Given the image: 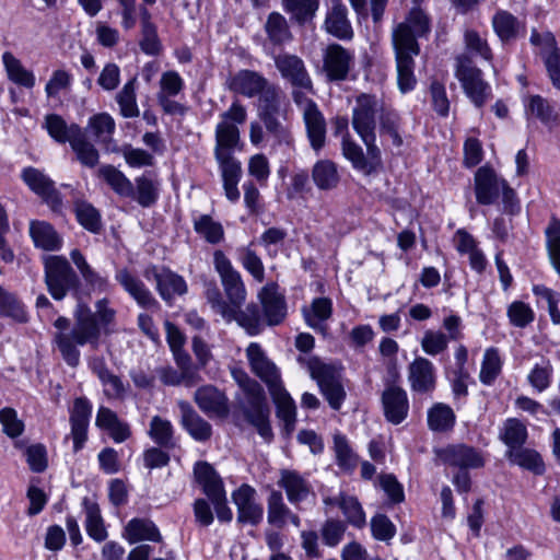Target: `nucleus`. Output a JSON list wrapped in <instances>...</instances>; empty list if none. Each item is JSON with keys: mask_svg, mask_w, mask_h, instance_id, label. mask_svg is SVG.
<instances>
[{"mask_svg": "<svg viewBox=\"0 0 560 560\" xmlns=\"http://www.w3.org/2000/svg\"><path fill=\"white\" fill-rule=\"evenodd\" d=\"M92 413V404L85 397H78L70 410V436L73 441V452H79L88 439V428Z\"/></svg>", "mask_w": 560, "mask_h": 560, "instance_id": "nucleus-17", "label": "nucleus"}, {"mask_svg": "<svg viewBox=\"0 0 560 560\" xmlns=\"http://www.w3.org/2000/svg\"><path fill=\"white\" fill-rule=\"evenodd\" d=\"M502 361L499 351L495 348H489L485 351L481 370L479 374L480 382L485 385H491L501 373Z\"/></svg>", "mask_w": 560, "mask_h": 560, "instance_id": "nucleus-55", "label": "nucleus"}, {"mask_svg": "<svg viewBox=\"0 0 560 560\" xmlns=\"http://www.w3.org/2000/svg\"><path fill=\"white\" fill-rule=\"evenodd\" d=\"M430 32L429 16L418 8L412 9L406 20L397 24L392 33L396 58H413L420 51L418 37Z\"/></svg>", "mask_w": 560, "mask_h": 560, "instance_id": "nucleus-3", "label": "nucleus"}, {"mask_svg": "<svg viewBox=\"0 0 560 560\" xmlns=\"http://www.w3.org/2000/svg\"><path fill=\"white\" fill-rule=\"evenodd\" d=\"M115 279L125 289V291L133 298L139 306L147 310L159 308V302L145 287L143 281L133 276L127 269L118 270L115 275Z\"/></svg>", "mask_w": 560, "mask_h": 560, "instance_id": "nucleus-22", "label": "nucleus"}, {"mask_svg": "<svg viewBox=\"0 0 560 560\" xmlns=\"http://www.w3.org/2000/svg\"><path fill=\"white\" fill-rule=\"evenodd\" d=\"M299 361L306 365L312 378L317 382L329 406L334 410H339L346 398V392L338 370L331 364L324 363L316 357L307 359L300 357Z\"/></svg>", "mask_w": 560, "mask_h": 560, "instance_id": "nucleus-4", "label": "nucleus"}, {"mask_svg": "<svg viewBox=\"0 0 560 560\" xmlns=\"http://www.w3.org/2000/svg\"><path fill=\"white\" fill-rule=\"evenodd\" d=\"M95 424L106 431L116 443L125 442L131 435L129 424L121 421L116 412L104 406H101L97 410Z\"/></svg>", "mask_w": 560, "mask_h": 560, "instance_id": "nucleus-27", "label": "nucleus"}, {"mask_svg": "<svg viewBox=\"0 0 560 560\" xmlns=\"http://www.w3.org/2000/svg\"><path fill=\"white\" fill-rule=\"evenodd\" d=\"M237 413H241L249 424L255 427L266 441L271 440L270 410L262 387L236 397L234 415Z\"/></svg>", "mask_w": 560, "mask_h": 560, "instance_id": "nucleus-5", "label": "nucleus"}, {"mask_svg": "<svg viewBox=\"0 0 560 560\" xmlns=\"http://www.w3.org/2000/svg\"><path fill=\"white\" fill-rule=\"evenodd\" d=\"M74 212L78 222L91 233H100L102 230L101 214L96 208L86 201H77Z\"/></svg>", "mask_w": 560, "mask_h": 560, "instance_id": "nucleus-54", "label": "nucleus"}, {"mask_svg": "<svg viewBox=\"0 0 560 560\" xmlns=\"http://www.w3.org/2000/svg\"><path fill=\"white\" fill-rule=\"evenodd\" d=\"M240 261L256 281H264L265 268L260 257L254 250L249 247L240 249Z\"/></svg>", "mask_w": 560, "mask_h": 560, "instance_id": "nucleus-64", "label": "nucleus"}, {"mask_svg": "<svg viewBox=\"0 0 560 560\" xmlns=\"http://www.w3.org/2000/svg\"><path fill=\"white\" fill-rule=\"evenodd\" d=\"M284 10L299 24L312 20L318 10L319 0H282Z\"/></svg>", "mask_w": 560, "mask_h": 560, "instance_id": "nucleus-53", "label": "nucleus"}, {"mask_svg": "<svg viewBox=\"0 0 560 560\" xmlns=\"http://www.w3.org/2000/svg\"><path fill=\"white\" fill-rule=\"evenodd\" d=\"M545 233L549 257L560 275V221L557 218H552Z\"/></svg>", "mask_w": 560, "mask_h": 560, "instance_id": "nucleus-60", "label": "nucleus"}, {"mask_svg": "<svg viewBox=\"0 0 560 560\" xmlns=\"http://www.w3.org/2000/svg\"><path fill=\"white\" fill-rule=\"evenodd\" d=\"M451 460L447 464L454 472L453 483L459 492H468L470 489V478L468 468H478L483 465L482 457H448Z\"/></svg>", "mask_w": 560, "mask_h": 560, "instance_id": "nucleus-38", "label": "nucleus"}, {"mask_svg": "<svg viewBox=\"0 0 560 560\" xmlns=\"http://www.w3.org/2000/svg\"><path fill=\"white\" fill-rule=\"evenodd\" d=\"M455 419L456 417L453 409L443 402H436L428 410V427L434 432L452 430L455 424Z\"/></svg>", "mask_w": 560, "mask_h": 560, "instance_id": "nucleus-43", "label": "nucleus"}, {"mask_svg": "<svg viewBox=\"0 0 560 560\" xmlns=\"http://www.w3.org/2000/svg\"><path fill=\"white\" fill-rule=\"evenodd\" d=\"M526 436L527 431L522 422L516 419H509L505 422L501 439L510 447L509 455H513L512 452L524 444Z\"/></svg>", "mask_w": 560, "mask_h": 560, "instance_id": "nucleus-57", "label": "nucleus"}, {"mask_svg": "<svg viewBox=\"0 0 560 560\" xmlns=\"http://www.w3.org/2000/svg\"><path fill=\"white\" fill-rule=\"evenodd\" d=\"M324 27L328 34L338 39L349 40L353 37V30L348 19V9L342 0H327Z\"/></svg>", "mask_w": 560, "mask_h": 560, "instance_id": "nucleus-18", "label": "nucleus"}, {"mask_svg": "<svg viewBox=\"0 0 560 560\" xmlns=\"http://www.w3.org/2000/svg\"><path fill=\"white\" fill-rule=\"evenodd\" d=\"M84 511L88 535L97 542L104 541L107 538V530L104 526L98 505L84 500Z\"/></svg>", "mask_w": 560, "mask_h": 560, "instance_id": "nucleus-47", "label": "nucleus"}, {"mask_svg": "<svg viewBox=\"0 0 560 560\" xmlns=\"http://www.w3.org/2000/svg\"><path fill=\"white\" fill-rule=\"evenodd\" d=\"M156 290L160 296L168 304H172L175 295H184L187 292L185 279L168 268H163V273H154Z\"/></svg>", "mask_w": 560, "mask_h": 560, "instance_id": "nucleus-33", "label": "nucleus"}, {"mask_svg": "<svg viewBox=\"0 0 560 560\" xmlns=\"http://www.w3.org/2000/svg\"><path fill=\"white\" fill-rule=\"evenodd\" d=\"M269 84L268 80L253 70H240L228 81L232 92L246 97H255Z\"/></svg>", "mask_w": 560, "mask_h": 560, "instance_id": "nucleus-24", "label": "nucleus"}, {"mask_svg": "<svg viewBox=\"0 0 560 560\" xmlns=\"http://www.w3.org/2000/svg\"><path fill=\"white\" fill-rule=\"evenodd\" d=\"M382 406L386 420L393 424L401 423L409 412L407 393L400 386L387 384L382 393Z\"/></svg>", "mask_w": 560, "mask_h": 560, "instance_id": "nucleus-16", "label": "nucleus"}, {"mask_svg": "<svg viewBox=\"0 0 560 560\" xmlns=\"http://www.w3.org/2000/svg\"><path fill=\"white\" fill-rule=\"evenodd\" d=\"M280 486L284 488L289 501L293 504L304 501L310 493L306 481L294 471H283Z\"/></svg>", "mask_w": 560, "mask_h": 560, "instance_id": "nucleus-46", "label": "nucleus"}, {"mask_svg": "<svg viewBox=\"0 0 560 560\" xmlns=\"http://www.w3.org/2000/svg\"><path fill=\"white\" fill-rule=\"evenodd\" d=\"M371 533L380 541H389L396 535L395 524L385 515L376 514L371 518Z\"/></svg>", "mask_w": 560, "mask_h": 560, "instance_id": "nucleus-63", "label": "nucleus"}, {"mask_svg": "<svg viewBox=\"0 0 560 560\" xmlns=\"http://www.w3.org/2000/svg\"><path fill=\"white\" fill-rule=\"evenodd\" d=\"M122 537L129 544L138 541H161L162 536L155 524L148 518H132L130 520L124 530Z\"/></svg>", "mask_w": 560, "mask_h": 560, "instance_id": "nucleus-34", "label": "nucleus"}, {"mask_svg": "<svg viewBox=\"0 0 560 560\" xmlns=\"http://www.w3.org/2000/svg\"><path fill=\"white\" fill-rule=\"evenodd\" d=\"M465 52L462 55H468L472 57H479L486 61H491L493 58L492 50L486 38L481 37L480 34L474 30H467L464 34Z\"/></svg>", "mask_w": 560, "mask_h": 560, "instance_id": "nucleus-52", "label": "nucleus"}, {"mask_svg": "<svg viewBox=\"0 0 560 560\" xmlns=\"http://www.w3.org/2000/svg\"><path fill=\"white\" fill-rule=\"evenodd\" d=\"M194 229L197 234L205 238L209 244H219L224 238V229L222 224L214 221L209 214H201L194 220Z\"/></svg>", "mask_w": 560, "mask_h": 560, "instance_id": "nucleus-49", "label": "nucleus"}, {"mask_svg": "<svg viewBox=\"0 0 560 560\" xmlns=\"http://www.w3.org/2000/svg\"><path fill=\"white\" fill-rule=\"evenodd\" d=\"M246 355L252 371L267 384L269 390L281 385L276 365L266 357L258 343L252 342L246 349Z\"/></svg>", "mask_w": 560, "mask_h": 560, "instance_id": "nucleus-19", "label": "nucleus"}, {"mask_svg": "<svg viewBox=\"0 0 560 560\" xmlns=\"http://www.w3.org/2000/svg\"><path fill=\"white\" fill-rule=\"evenodd\" d=\"M135 195L130 198L136 200L141 207L149 208L159 199L160 182L156 174L149 172L135 179Z\"/></svg>", "mask_w": 560, "mask_h": 560, "instance_id": "nucleus-36", "label": "nucleus"}, {"mask_svg": "<svg viewBox=\"0 0 560 560\" xmlns=\"http://www.w3.org/2000/svg\"><path fill=\"white\" fill-rule=\"evenodd\" d=\"M270 392L276 405V413L279 420L283 423V431L290 435L295 429L296 422V406L290 394L282 387V385L273 388Z\"/></svg>", "mask_w": 560, "mask_h": 560, "instance_id": "nucleus-26", "label": "nucleus"}, {"mask_svg": "<svg viewBox=\"0 0 560 560\" xmlns=\"http://www.w3.org/2000/svg\"><path fill=\"white\" fill-rule=\"evenodd\" d=\"M455 75L475 106L482 107L491 96V89L482 79V71L468 55L457 56Z\"/></svg>", "mask_w": 560, "mask_h": 560, "instance_id": "nucleus-6", "label": "nucleus"}, {"mask_svg": "<svg viewBox=\"0 0 560 560\" xmlns=\"http://www.w3.org/2000/svg\"><path fill=\"white\" fill-rule=\"evenodd\" d=\"M240 140L237 126L228 125L226 122L217 125L214 156L221 171L225 196L232 202L240 199L237 185L241 179L242 167L241 163L234 158V151Z\"/></svg>", "mask_w": 560, "mask_h": 560, "instance_id": "nucleus-2", "label": "nucleus"}, {"mask_svg": "<svg viewBox=\"0 0 560 560\" xmlns=\"http://www.w3.org/2000/svg\"><path fill=\"white\" fill-rule=\"evenodd\" d=\"M195 480L201 486L205 494L213 504L222 503L225 500V490L222 479L214 468L207 462L199 460L194 467Z\"/></svg>", "mask_w": 560, "mask_h": 560, "instance_id": "nucleus-21", "label": "nucleus"}, {"mask_svg": "<svg viewBox=\"0 0 560 560\" xmlns=\"http://www.w3.org/2000/svg\"><path fill=\"white\" fill-rule=\"evenodd\" d=\"M276 68L293 88L313 91L312 80L306 71L303 60L289 54H281L275 57Z\"/></svg>", "mask_w": 560, "mask_h": 560, "instance_id": "nucleus-15", "label": "nucleus"}, {"mask_svg": "<svg viewBox=\"0 0 560 560\" xmlns=\"http://www.w3.org/2000/svg\"><path fill=\"white\" fill-rule=\"evenodd\" d=\"M525 113L528 117L538 119L546 126H553L559 120L555 106L541 95H529L525 102Z\"/></svg>", "mask_w": 560, "mask_h": 560, "instance_id": "nucleus-37", "label": "nucleus"}, {"mask_svg": "<svg viewBox=\"0 0 560 560\" xmlns=\"http://www.w3.org/2000/svg\"><path fill=\"white\" fill-rule=\"evenodd\" d=\"M332 315V302L329 298H316L310 307L303 308V316L306 324L316 331L325 334L326 322Z\"/></svg>", "mask_w": 560, "mask_h": 560, "instance_id": "nucleus-32", "label": "nucleus"}, {"mask_svg": "<svg viewBox=\"0 0 560 560\" xmlns=\"http://www.w3.org/2000/svg\"><path fill=\"white\" fill-rule=\"evenodd\" d=\"M213 266L220 276L228 303L231 306H242L246 301L247 292L241 273L220 249L213 253Z\"/></svg>", "mask_w": 560, "mask_h": 560, "instance_id": "nucleus-9", "label": "nucleus"}, {"mask_svg": "<svg viewBox=\"0 0 560 560\" xmlns=\"http://www.w3.org/2000/svg\"><path fill=\"white\" fill-rule=\"evenodd\" d=\"M262 306V317L266 325L277 326L287 316V303L284 295L278 291L276 283H268L258 293Z\"/></svg>", "mask_w": 560, "mask_h": 560, "instance_id": "nucleus-14", "label": "nucleus"}, {"mask_svg": "<svg viewBox=\"0 0 560 560\" xmlns=\"http://www.w3.org/2000/svg\"><path fill=\"white\" fill-rule=\"evenodd\" d=\"M44 269L48 292L55 300H62L79 283L77 273L63 256L46 257Z\"/></svg>", "mask_w": 560, "mask_h": 560, "instance_id": "nucleus-7", "label": "nucleus"}, {"mask_svg": "<svg viewBox=\"0 0 560 560\" xmlns=\"http://www.w3.org/2000/svg\"><path fill=\"white\" fill-rule=\"evenodd\" d=\"M97 175L118 196L129 198L135 195V186L131 180L118 168L107 164L98 168Z\"/></svg>", "mask_w": 560, "mask_h": 560, "instance_id": "nucleus-39", "label": "nucleus"}, {"mask_svg": "<svg viewBox=\"0 0 560 560\" xmlns=\"http://www.w3.org/2000/svg\"><path fill=\"white\" fill-rule=\"evenodd\" d=\"M408 382L413 393L431 396L436 387V372L432 362L416 358L408 366Z\"/></svg>", "mask_w": 560, "mask_h": 560, "instance_id": "nucleus-13", "label": "nucleus"}, {"mask_svg": "<svg viewBox=\"0 0 560 560\" xmlns=\"http://www.w3.org/2000/svg\"><path fill=\"white\" fill-rule=\"evenodd\" d=\"M303 120L311 147L313 150L318 152L325 147L326 143V119L323 113L319 110L318 106H316L303 114Z\"/></svg>", "mask_w": 560, "mask_h": 560, "instance_id": "nucleus-31", "label": "nucleus"}, {"mask_svg": "<svg viewBox=\"0 0 560 560\" xmlns=\"http://www.w3.org/2000/svg\"><path fill=\"white\" fill-rule=\"evenodd\" d=\"M398 86L402 93L413 90L416 78L413 74V58H396Z\"/></svg>", "mask_w": 560, "mask_h": 560, "instance_id": "nucleus-62", "label": "nucleus"}, {"mask_svg": "<svg viewBox=\"0 0 560 560\" xmlns=\"http://www.w3.org/2000/svg\"><path fill=\"white\" fill-rule=\"evenodd\" d=\"M22 179L28 188L39 196L51 210L58 211L62 206L60 192L56 189L55 183L46 174L35 167H26L22 171Z\"/></svg>", "mask_w": 560, "mask_h": 560, "instance_id": "nucleus-11", "label": "nucleus"}, {"mask_svg": "<svg viewBox=\"0 0 560 560\" xmlns=\"http://www.w3.org/2000/svg\"><path fill=\"white\" fill-rule=\"evenodd\" d=\"M230 316H225L226 322L235 320L250 336L260 334L265 326V319L260 308L255 303H249L244 310L242 306H231Z\"/></svg>", "mask_w": 560, "mask_h": 560, "instance_id": "nucleus-25", "label": "nucleus"}, {"mask_svg": "<svg viewBox=\"0 0 560 560\" xmlns=\"http://www.w3.org/2000/svg\"><path fill=\"white\" fill-rule=\"evenodd\" d=\"M325 505H338L347 522L354 527L362 528L366 524V516L359 500L350 494L340 492L338 497L325 498Z\"/></svg>", "mask_w": 560, "mask_h": 560, "instance_id": "nucleus-29", "label": "nucleus"}, {"mask_svg": "<svg viewBox=\"0 0 560 560\" xmlns=\"http://www.w3.org/2000/svg\"><path fill=\"white\" fill-rule=\"evenodd\" d=\"M2 62L10 81L26 89H32L35 85L33 72L24 68L22 62L12 52H3Z\"/></svg>", "mask_w": 560, "mask_h": 560, "instance_id": "nucleus-41", "label": "nucleus"}, {"mask_svg": "<svg viewBox=\"0 0 560 560\" xmlns=\"http://www.w3.org/2000/svg\"><path fill=\"white\" fill-rule=\"evenodd\" d=\"M258 96V115L280 113L281 93L278 88L269 83Z\"/></svg>", "mask_w": 560, "mask_h": 560, "instance_id": "nucleus-61", "label": "nucleus"}, {"mask_svg": "<svg viewBox=\"0 0 560 560\" xmlns=\"http://www.w3.org/2000/svg\"><path fill=\"white\" fill-rule=\"evenodd\" d=\"M378 125L381 133L389 137L395 147L402 145V137L400 135L401 118L395 109L385 105L378 118Z\"/></svg>", "mask_w": 560, "mask_h": 560, "instance_id": "nucleus-48", "label": "nucleus"}, {"mask_svg": "<svg viewBox=\"0 0 560 560\" xmlns=\"http://www.w3.org/2000/svg\"><path fill=\"white\" fill-rule=\"evenodd\" d=\"M149 433L156 444L166 448L174 447L173 427L168 420L154 416L150 422Z\"/></svg>", "mask_w": 560, "mask_h": 560, "instance_id": "nucleus-58", "label": "nucleus"}, {"mask_svg": "<svg viewBox=\"0 0 560 560\" xmlns=\"http://www.w3.org/2000/svg\"><path fill=\"white\" fill-rule=\"evenodd\" d=\"M71 149L75 153L77 160L85 167L93 168L100 162V153L93 143H91L83 129L71 141Z\"/></svg>", "mask_w": 560, "mask_h": 560, "instance_id": "nucleus-45", "label": "nucleus"}, {"mask_svg": "<svg viewBox=\"0 0 560 560\" xmlns=\"http://www.w3.org/2000/svg\"><path fill=\"white\" fill-rule=\"evenodd\" d=\"M255 490L248 485H243L233 492L232 499L237 508L238 522L256 525L262 520L264 510L255 501Z\"/></svg>", "mask_w": 560, "mask_h": 560, "instance_id": "nucleus-20", "label": "nucleus"}, {"mask_svg": "<svg viewBox=\"0 0 560 560\" xmlns=\"http://www.w3.org/2000/svg\"><path fill=\"white\" fill-rule=\"evenodd\" d=\"M354 63V55L339 44H330L323 56V71L328 81H343Z\"/></svg>", "mask_w": 560, "mask_h": 560, "instance_id": "nucleus-10", "label": "nucleus"}, {"mask_svg": "<svg viewBox=\"0 0 560 560\" xmlns=\"http://www.w3.org/2000/svg\"><path fill=\"white\" fill-rule=\"evenodd\" d=\"M199 409L210 418L224 420L230 415L228 396L213 385L199 387L194 395Z\"/></svg>", "mask_w": 560, "mask_h": 560, "instance_id": "nucleus-12", "label": "nucleus"}, {"mask_svg": "<svg viewBox=\"0 0 560 560\" xmlns=\"http://www.w3.org/2000/svg\"><path fill=\"white\" fill-rule=\"evenodd\" d=\"M312 178L318 189H334L339 183V174L336 164L329 160L316 162L312 170Z\"/></svg>", "mask_w": 560, "mask_h": 560, "instance_id": "nucleus-44", "label": "nucleus"}, {"mask_svg": "<svg viewBox=\"0 0 560 560\" xmlns=\"http://www.w3.org/2000/svg\"><path fill=\"white\" fill-rule=\"evenodd\" d=\"M492 26L503 44L515 40L521 33L524 32L525 26L513 14L508 11H498L492 18Z\"/></svg>", "mask_w": 560, "mask_h": 560, "instance_id": "nucleus-35", "label": "nucleus"}, {"mask_svg": "<svg viewBox=\"0 0 560 560\" xmlns=\"http://www.w3.org/2000/svg\"><path fill=\"white\" fill-rule=\"evenodd\" d=\"M30 235L36 247L47 252L59 250L62 246V238L55 228L46 222L33 220L30 222Z\"/></svg>", "mask_w": 560, "mask_h": 560, "instance_id": "nucleus-30", "label": "nucleus"}, {"mask_svg": "<svg viewBox=\"0 0 560 560\" xmlns=\"http://www.w3.org/2000/svg\"><path fill=\"white\" fill-rule=\"evenodd\" d=\"M292 511L284 504L279 491H272L268 498V523L277 527H283Z\"/></svg>", "mask_w": 560, "mask_h": 560, "instance_id": "nucleus-56", "label": "nucleus"}, {"mask_svg": "<svg viewBox=\"0 0 560 560\" xmlns=\"http://www.w3.org/2000/svg\"><path fill=\"white\" fill-rule=\"evenodd\" d=\"M88 129L97 142L107 144L112 141L115 131V121L110 115L100 113L89 119Z\"/></svg>", "mask_w": 560, "mask_h": 560, "instance_id": "nucleus-50", "label": "nucleus"}, {"mask_svg": "<svg viewBox=\"0 0 560 560\" xmlns=\"http://www.w3.org/2000/svg\"><path fill=\"white\" fill-rule=\"evenodd\" d=\"M342 153L345 158L352 163L354 168L368 172L372 168V165L364 155L362 148L355 143L348 133L342 138Z\"/></svg>", "mask_w": 560, "mask_h": 560, "instance_id": "nucleus-59", "label": "nucleus"}, {"mask_svg": "<svg viewBox=\"0 0 560 560\" xmlns=\"http://www.w3.org/2000/svg\"><path fill=\"white\" fill-rule=\"evenodd\" d=\"M268 40L276 46H281L292 39L287 19L279 12H271L264 25Z\"/></svg>", "mask_w": 560, "mask_h": 560, "instance_id": "nucleus-42", "label": "nucleus"}, {"mask_svg": "<svg viewBox=\"0 0 560 560\" xmlns=\"http://www.w3.org/2000/svg\"><path fill=\"white\" fill-rule=\"evenodd\" d=\"M45 128L49 136L58 143H71L82 130L77 124L68 125L66 120L57 114H50L45 117Z\"/></svg>", "mask_w": 560, "mask_h": 560, "instance_id": "nucleus-40", "label": "nucleus"}, {"mask_svg": "<svg viewBox=\"0 0 560 560\" xmlns=\"http://www.w3.org/2000/svg\"><path fill=\"white\" fill-rule=\"evenodd\" d=\"M137 78L133 77L125 83L122 89L116 95L120 114L126 118L138 117L140 112L137 105L136 96Z\"/></svg>", "mask_w": 560, "mask_h": 560, "instance_id": "nucleus-51", "label": "nucleus"}, {"mask_svg": "<svg viewBox=\"0 0 560 560\" xmlns=\"http://www.w3.org/2000/svg\"><path fill=\"white\" fill-rule=\"evenodd\" d=\"M95 311L92 312L86 303L79 302L73 312L74 323L59 316L54 326L57 331L54 342L57 346L65 362L75 368L80 363L79 347L88 345L92 350L101 346L102 335H110L116 320V310L109 305V300L104 298L95 302Z\"/></svg>", "mask_w": 560, "mask_h": 560, "instance_id": "nucleus-1", "label": "nucleus"}, {"mask_svg": "<svg viewBox=\"0 0 560 560\" xmlns=\"http://www.w3.org/2000/svg\"><path fill=\"white\" fill-rule=\"evenodd\" d=\"M505 179L499 178L494 171L480 167L475 174V194L479 205H492L499 197Z\"/></svg>", "mask_w": 560, "mask_h": 560, "instance_id": "nucleus-23", "label": "nucleus"}, {"mask_svg": "<svg viewBox=\"0 0 560 560\" xmlns=\"http://www.w3.org/2000/svg\"><path fill=\"white\" fill-rule=\"evenodd\" d=\"M385 107L375 95L361 93L355 97L351 125L358 136L376 135V125Z\"/></svg>", "mask_w": 560, "mask_h": 560, "instance_id": "nucleus-8", "label": "nucleus"}, {"mask_svg": "<svg viewBox=\"0 0 560 560\" xmlns=\"http://www.w3.org/2000/svg\"><path fill=\"white\" fill-rule=\"evenodd\" d=\"M182 424L197 441H207L211 438V424L205 420L187 401H179Z\"/></svg>", "mask_w": 560, "mask_h": 560, "instance_id": "nucleus-28", "label": "nucleus"}]
</instances>
